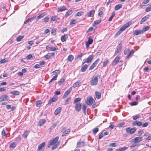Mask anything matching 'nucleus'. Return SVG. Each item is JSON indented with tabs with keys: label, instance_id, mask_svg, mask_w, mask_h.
Listing matches in <instances>:
<instances>
[{
	"label": "nucleus",
	"instance_id": "obj_29",
	"mask_svg": "<svg viewBox=\"0 0 151 151\" xmlns=\"http://www.w3.org/2000/svg\"><path fill=\"white\" fill-rule=\"evenodd\" d=\"M59 18H58L57 16L55 15L51 17L50 20L51 21H55L59 19Z\"/></svg>",
	"mask_w": 151,
	"mask_h": 151
},
{
	"label": "nucleus",
	"instance_id": "obj_53",
	"mask_svg": "<svg viewBox=\"0 0 151 151\" xmlns=\"http://www.w3.org/2000/svg\"><path fill=\"white\" fill-rule=\"evenodd\" d=\"M1 63H4L6 62H7L8 61V59L6 58H5L3 59H2V58L1 59Z\"/></svg>",
	"mask_w": 151,
	"mask_h": 151
},
{
	"label": "nucleus",
	"instance_id": "obj_64",
	"mask_svg": "<svg viewBox=\"0 0 151 151\" xmlns=\"http://www.w3.org/2000/svg\"><path fill=\"white\" fill-rule=\"evenodd\" d=\"M116 143L115 142L112 143L110 144L109 146L113 147H115L116 146Z\"/></svg>",
	"mask_w": 151,
	"mask_h": 151
},
{
	"label": "nucleus",
	"instance_id": "obj_5",
	"mask_svg": "<svg viewBox=\"0 0 151 151\" xmlns=\"http://www.w3.org/2000/svg\"><path fill=\"white\" fill-rule=\"evenodd\" d=\"M98 83V78L97 76H93L90 82V84L92 86H95L97 85Z\"/></svg>",
	"mask_w": 151,
	"mask_h": 151
},
{
	"label": "nucleus",
	"instance_id": "obj_51",
	"mask_svg": "<svg viewBox=\"0 0 151 151\" xmlns=\"http://www.w3.org/2000/svg\"><path fill=\"white\" fill-rule=\"evenodd\" d=\"M99 130L98 128H96L94 129L93 130V132L94 134H96L98 132Z\"/></svg>",
	"mask_w": 151,
	"mask_h": 151
},
{
	"label": "nucleus",
	"instance_id": "obj_52",
	"mask_svg": "<svg viewBox=\"0 0 151 151\" xmlns=\"http://www.w3.org/2000/svg\"><path fill=\"white\" fill-rule=\"evenodd\" d=\"M93 39L91 38H90L89 37L87 42L88 43V44L91 45L92 44L93 42Z\"/></svg>",
	"mask_w": 151,
	"mask_h": 151
},
{
	"label": "nucleus",
	"instance_id": "obj_21",
	"mask_svg": "<svg viewBox=\"0 0 151 151\" xmlns=\"http://www.w3.org/2000/svg\"><path fill=\"white\" fill-rule=\"evenodd\" d=\"M60 71L59 70H56L52 72L51 73V74L52 75L54 76L56 75H57V76H58V75L60 74Z\"/></svg>",
	"mask_w": 151,
	"mask_h": 151
},
{
	"label": "nucleus",
	"instance_id": "obj_46",
	"mask_svg": "<svg viewBox=\"0 0 151 151\" xmlns=\"http://www.w3.org/2000/svg\"><path fill=\"white\" fill-rule=\"evenodd\" d=\"M86 108L87 106L85 105L84 104L83 105L82 109L85 115L86 114Z\"/></svg>",
	"mask_w": 151,
	"mask_h": 151
},
{
	"label": "nucleus",
	"instance_id": "obj_8",
	"mask_svg": "<svg viewBox=\"0 0 151 151\" xmlns=\"http://www.w3.org/2000/svg\"><path fill=\"white\" fill-rule=\"evenodd\" d=\"M72 87H70L67 91H66L64 93L63 96V98L64 99L67 97L70 94L72 91Z\"/></svg>",
	"mask_w": 151,
	"mask_h": 151
},
{
	"label": "nucleus",
	"instance_id": "obj_38",
	"mask_svg": "<svg viewBox=\"0 0 151 151\" xmlns=\"http://www.w3.org/2000/svg\"><path fill=\"white\" fill-rule=\"evenodd\" d=\"M73 59L74 57L72 55H69L68 57V60L70 62H72V61L73 60Z\"/></svg>",
	"mask_w": 151,
	"mask_h": 151
},
{
	"label": "nucleus",
	"instance_id": "obj_2",
	"mask_svg": "<svg viewBox=\"0 0 151 151\" xmlns=\"http://www.w3.org/2000/svg\"><path fill=\"white\" fill-rule=\"evenodd\" d=\"M132 23V22L130 21L123 25L115 35V37H116L119 35L123 31L129 27Z\"/></svg>",
	"mask_w": 151,
	"mask_h": 151
},
{
	"label": "nucleus",
	"instance_id": "obj_32",
	"mask_svg": "<svg viewBox=\"0 0 151 151\" xmlns=\"http://www.w3.org/2000/svg\"><path fill=\"white\" fill-rule=\"evenodd\" d=\"M70 131V130L69 129H68L65 131L63 133L62 136L64 137L65 136L66 134H68Z\"/></svg>",
	"mask_w": 151,
	"mask_h": 151
},
{
	"label": "nucleus",
	"instance_id": "obj_10",
	"mask_svg": "<svg viewBox=\"0 0 151 151\" xmlns=\"http://www.w3.org/2000/svg\"><path fill=\"white\" fill-rule=\"evenodd\" d=\"M46 49L47 50L50 51H55L57 50L58 49L57 47H53L48 45L46 46Z\"/></svg>",
	"mask_w": 151,
	"mask_h": 151
},
{
	"label": "nucleus",
	"instance_id": "obj_37",
	"mask_svg": "<svg viewBox=\"0 0 151 151\" xmlns=\"http://www.w3.org/2000/svg\"><path fill=\"white\" fill-rule=\"evenodd\" d=\"M122 5L121 4L116 5L115 7V9L116 10H119L122 7Z\"/></svg>",
	"mask_w": 151,
	"mask_h": 151
},
{
	"label": "nucleus",
	"instance_id": "obj_4",
	"mask_svg": "<svg viewBox=\"0 0 151 151\" xmlns=\"http://www.w3.org/2000/svg\"><path fill=\"white\" fill-rule=\"evenodd\" d=\"M134 51L133 50H132L130 51V50L129 48H126L124 51V53L125 55H127L126 58H128L130 57H131L133 54Z\"/></svg>",
	"mask_w": 151,
	"mask_h": 151
},
{
	"label": "nucleus",
	"instance_id": "obj_54",
	"mask_svg": "<svg viewBox=\"0 0 151 151\" xmlns=\"http://www.w3.org/2000/svg\"><path fill=\"white\" fill-rule=\"evenodd\" d=\"M96 65L94 63H93L91 65L90 68H89V70H92L95 67Z\"/></svg>",
	"mask_w": 151,
	"mask_h": 151
},
{
	"label": "nucleus",
	"instance_id": "obj_30",
	"mask_svg": "<svg viewBox=\"0 0 151 151\" xmlns=\"http://www.w3.org/2000/svg\"><path fill=\"white\" fill-rule=\"evenodd\" d=\"M10 93L14 95H18L20 93V92L18 91H13L10 92Z\"/></svg>",
	"mask_w": 151,
	"mask_h": 151
},
{
	"label": "nucleus",
	"instance_id": "obj_39",
	"mask_svg": "<svg viewBox=\"0 0 151 151\" xmlns=\"http://www.w3.org/2000/svg\"><path fill=\"white\" fill-rule=\"evenodd\" d=\"M149 28L150 27L148 26H147L144 27L143 28L142 30L143 33L144 32L147 30L149 29Z\"/></svg>",
	"mask_w": 151,
	"mask_h": 151
},
{
	"label": "nucleus",
	"instance_id": "obj_31",
	"mask_svg": "<svg viewBox=\"0 0 151 151\" xmlns=\"http://www.w3.org/2000/svg\"><path fill=\"white\" fill-rule=\"evenodd\" d=\"M80 83H81L80 81H77L73 84V86L74 88L79 87L80 86Z\"/></svg>",
	"mask_w": 151,
	"mask_h": 151
},
{
	"label": "nucleus",
	"instance_id": "obj_60",
	"mask_svg": "<svg viewBox=\"0 0 151 151\" xmlns=\"http://www.w3.org/2000/svg\"><path fill=\"white\" fill-rule=\"evenodd\" d=\"M16 144L15 142H12L10 145V147H12L14 148L16 146Z\"/></svg>",
	"mask_w": 151,
	"mask_h": 151
},
{
	"label": "nucleus",
	"instance_id": "obj_23",
	"mask_svg": "<svg viewBox=\"0 0 151 151\" xmlns=\"http://www.w3.org/2000/svg\"><path fill=\"white\" fill-rule=\"evenodd\" d=\"M81 104H77L75 106V109L76 110L78 111H79L81 109Z\"/></svg>",
	"mask_w": 151,
	"mask_h": 151
},
{
	"label": "nucleus",
	"instance_id": "obj_27",
	"mask_svg": "<svg viewBox=\"0 0 151 151\" xmlns=\"http://www.w3.org/2000/svg\"><path fill=\"white\" fill-rule=\"evenodd\" d=\"M66 9V8L64 6H63L60 7L58 9V12H62Z\"/></svg>",
	"mask_w": 151,
	"mask_h": 151
},
{
	"label": "nucleus",
	"instance_id": "obj_16",
	"mask_svg": "<svg viewBox=\"0 0 151 151\" xmlns=\"http://www.w3.org/2000/svg\"><path fill=\"white\" fill-rule=\"evenodd\" d=\"M143 33L142 32L141 30H137L134 32L133 35H137Z\"/></svg>",
	"mask_w": 151,
	"mask_h": 151
},
{
	"label": "nucleus",
	"instance_id": "obj_40",
	"mask_svg": "<svg viewBox=\"0 0 151 151\" xmlns=\"http://www.w3.org/2000/svg\"><path fill=\"white\" fill-rule=\"evenodd\" d=\"M24 36H19L16 39V40L18 42H20L24 38Z\"/></svg>",
	"mask_w": 151,
	"mask_h": 151
},
{
	"label": "nucleus",
	"instance_id": "obj_55",
	"mask_svg": "<svg viewBox=\"0 0 151 151\" xmlns=\"http://www.w3.org/2000/svg\"><path fill=\"white\" fill-rule=\"evenodd\" d=\"M125 123L124 122H122L118 124L117 126L119 128H121L124 125Z\"/></svg>",
	"mask_w": 151,
	"mask_h": 151
},
{
	"label": "nucleus",
	"instance_id": "obj_58",
	"mask_svg": "<svg viewBox=\"0 0 151 151\" xmlns=\"http://www.w3.org/2000/svg\"><path fill=\"white\" fill-rule=\"evenodd\" d=\"M140 117V116H139V115H137L135 116H133V119L134 120H135Z\"/></svg>",
	"mask_w": 151,
	"mask_h": 151
},
{
	"label": "nucleus",
	"instance_id": "obj_26",
	"mask_svg": "<svg viewBox=\"0 0 151 151\" xmlns=\"http://www.w3.org/2000/svg\"><path fill=\"white\" fill-rule=\"evenodd\" d=\"M46 122V120L45 119H40L38 124V125L40 126H42Z\"/></svg>",
	"mask_w": 151,
	"mask_h": 151
},
{
	"label": "nucleus",
	"instance_id": "obj_41",
	"mask_svg": "<svg viewBox=\"0 0 151 151\" xmlns=\"http://www.w3.org/2000/svg\"><path fill=\"white\" fill-rule=\"evenodd\" d=\"M57 75H56L55 76H54L53 77V78H52L49 82V84H50V83L53 81L56 80H57Z\"/></svg>",
	"mask_w": 151,
	"mask_h": 151
},
{
	"label": "nucleus",
	"instance_id": "obj_1",
	"mask_svg": "<svg viewBox=\"0 0 151 151\" xmlns=\"http://www.w3.org/2000/svg\"><path fill=\"white\" fill-rule=\"evenodd\" d=\"M59 137L58 136L56 137L53 139L50 140L48 142L47 145V147L50 148L51 146L52 145V149L54 150L58 147L60 144L59 142L58 141Z\"/></svg>",
	"mask_w": 151,
	"mask_h": 151
},
{
	"label": "nucleus",
	"instance_id": "obj_47",
	"mask_svg": "<svg viewBox=\"0 0 151 151\" xmlns=\"http://www.w3.org/2000/svg\"><path fill=\"white\" fill-rule=\"evenodd\" d=\"M115 13L114 12H113L112 13V15L110 17L109 19V21H111L112 20L113 17L115 16Z\"/></svg>",
	"mask_w": 151,
	"mask_h": 151
},
{
	"label": "nucleus",
	"instance_id": "obj_59",
	"mask_svg": "<svg viewBox=\"0 0 151 151\" xmlns=\"http://www.w3.org/2000/svg\"><path fill=\"white\" fill-rule=\"evenodd\" d=\"M56 30L55 29H52V30L51 34L52 35H55L56 34Z\"/></svg>",
	"mask_w": 151,
	"mask_h": 151
},
{
	"label": "nucleus",
	"instance_id": "obj_14",
	"mask_svg": "<svg viewBox=\"0 0 151 151\" xmlns=\"http://www.w3.org/2000/svg\"><path fill=\"white\" fill-rule=\"evenodd\" d=\"M55 55V53L54 52L48 53L45 56V57L46 59H49L52 56H54Z\"/></svg>",
	"mask_w": 151,
	"mask_h": 151
},
{
	"label": "nucleus",
	"instance_id": "obj_43",
	"mask_svg": "<svg viewBox=\"0 0 151 151\" xmlns=\"http://www.w3.org/2000/svg\"><path fill=\"white\" fill-rule=\"evenodd\" d=\"M101 21V19H100L99 20H97L95 21L93 23V26H94L100 23Z\"/></svg>",
	"mask_w": 151,
	"mask_h": 151
},
{
	"label": "nucleus",
	"instance_id": "obj_7",
	"mask_svg": "<svg viewBox=\"0 0 151 151\" xmlns=\"http://www.w3.org/2000/svg\"><path fill=\"white\" fill-rule=\"evenodd\" d=\"M9 99V96L6 95H2L0 97V102L2 101H7Z\"/></svg>",
	"mask_w": 151,
	"mask_h": 151
},
{
	"label": "nucleus",
	"instance_id": "obj_50",
	"mask_svg": "<svg viewBox=\"0 0 151 151\" xmlns=\"http://www.w3.org/2000/svg\"><path fill=\"white\" fill-rule=\"evenodd\" d=\"M150 10H151V4L149 5L145 9V11L147 12H149Z\"/></svg>",
	"mask_w": 151,
	"mask_h": 151
},
{
	"label": "nucleus",
	"instance_id": "obj_11",
	"mask_svg": "<svg viewBox=\"0 0 151 151\" xmlns=\"http://www.w3.org/2000/svg\"><path fill=\"white\" fill-rule=\"evenodd\" d=\"M136 129L135 128H133L130 129V128H128L126 129V131L127 133H129L130 134H133L136 131Z\"/></svg>",
	"mask_w": 151,
	"mask_h": 151
},
{
	"label": "nucleus",
	"instance_id": "obj_49",
	"mask_svg": "<svg viewBox=\"0 0 151 151\" xmlns=\"http://www.w3.org/2000/svg\"><path fill=\"white\" fill-rule=\"evenodd\" d=\"M138 104V102L136 101H134L130 103V104L132 106L137 105Z\"/></svg>",
	"mask_w": 151,
	"mask_h": 151
},
{
	"label": "nucleus",
	"instance_id": "obj_45",
	"mask_svg": "<svg viewBox=\"0 0 151 151\" xmlns=\"http://www.w3.org/2000/svg\"><path fill=\"white\" fill-rule=\"evenodd\" d=\"M109 62V60H106V61L104 62L103 64L102 67H105L108 63Z\"/></svg>",
	"mask_w": 151,
	"mask_h": 151
},
{
	"label": "nucleus",
	"instance_id": "obj_62",
	"mask_svg": "<svg viewBox=\"0 0 151 151\" xmlns=\"http://www.w3.org/2000/svg\"><path fill=\"white\" fill-rule=\"evenodd\" d=\"M149 123L147 122H146L142 125V126L143 127H147Z\"/></svg>",
	"mask_w": 151,
	"mask_h": 151
},
{
	"label": "nucleus",
	"instance_id": "obj_63",
	"mask_svg": "<svg viewBox=\"0 0 151 151\" xmlns=\"http://www.w3.org/2000/svg\"><path fill=\"white\" fill-rule=\"evenodd\" d=\"M49 19V18L48 17H46L43 19V22H48Z\"/></svg>",
	"mask_w": 151,
	"mask_h": 151
},
{
	"label": "nucleus",
	"instance_id": "obj_61",
	"mask_svg": "<svg viewBox=\"0 0 151 151\" xmlns=\"http://www.w3.org/2000/svg\"><path fill=\"white\" fill-rule=\"evenodd\" d=\"M82 13L83 12H79L76 14L75 15V16H80L81 15Z\"/></svg>",
	"mask_w": 151,
	"mask_h": 151
},
{
	"label": "nucleus",
	"instance_id": "obj_12",
	"mask_svg": "<svg viewBox=\"0 0 151 151\" xmlns=\"http://www.w3.org/2000/svg\"><path fill=\"white\" fill-rule=\"evenodd\" d=\"M45 145L46 143L45 142H43L39 145L38 147L37 151H43L42 148L45 146Z\"/></svg>",
	"mask_w": 151,
	"mask_h": 151
},
{
	"label": "nucleus",
	"instance_id": "obj_3",
	"mask_svg": "<svg viewBox=\"0 0 151 151\" xmlns=\"http://www.w3.org/2000/svg\"><path fill=\"white\" fill-rule=\"evenodd\" d=\"M86 103L87 105H91L93 108L95 107V102L92 97H87L86 101Z\"/></svg>",
	"mask_w": 151,
	"mask_h": 151
},
{
	"label": "nucleus",
	"instance_id": "obj_20",
	"mask_svg": "<svg viewBox=\"0 0 151 151\" xmlns=\"http://www.w3.org/2000/svg\"><path fill=\"white\" fill-rule=\"evenodd\" d=\"M68 38V35H65L61 36V39L62 42H65L66 40Z\"/></svg>",
	"mask_w": 151,
	"mask_h": 151
},
{
	"label": "nucleus",
	"instance_id": "obj_44",
	"mask_svg": "<svg viewBox=\"0 0 151 151\" xmlns=\"http://www.w3.org/2000/svg\"><path fill=\"white\" fill-rule=\"evenodd\" d=\"M42 102L40 101H37L36 103V105L37 107H39L40 106Z\"/></svg>",
	"mask_w": 151,
	"mask_h": 151
},
{
	"label": "nucleus",
	"instance_id": "obj_25",
	"mask_svg": "<svg viewBox=\"0 0 151 151\" xmlns=\"http://www.w3.org/2000/svg\"><path fill=\"white\" fill-rule=\"evenodd\" d=\"M46 13L45 12L40 14L37 17L36 19V20H38L39 19L42 18L46 15Z\"/></svg>",
	"mask_w": 151,
	"mask_h": 151
},
{
	"label": "nucleus",
	"instance_id": "obj_36",
	"mask_svg": "<svg viewBox=\"0 0 151 151\" xmlns=\"http://www.w3.org/2000/svg\"><path fill=\"white\" fill-rule=\"evenodd\" d=\"M95 95L96 98L97 99H100L101 97V94L99 92L96 91L95 92Z\"/></svg>",
	"mask_w": 151,
	"mask_h": 151
},
{
	"label": "nucleus",
	"instance_id": "obj_6",
	"mask_svg": "<svg viewBox=\"0 0 151 151\" xmlns=\"http://www.w3.org/2000/svg\"><path fill=\"white\" fill-rule=\"evenodd\" d=\"M93 57L94 56L93 55H89L88 58L85 59L83 60V64L86 63H90L93 58Z\"/></svg>",
	"mask_w": 151,
	"mask_h": 151
},
{
	"label": "nucleus",
	"instance_id": "obj_22",
	"mask_svg": "<svg viewBox=\"0 0 151 151\" xmlns=\"http://www.w3.org/2000/svg\"><path fill=\"white\" fill-rule=\"evenodd\" d=\"M95 11L93 9L91 10H90L88 13V17H91L93 16L94 14Z\"/></svg>",
	"mask_w": 151,
	"mask_h": 151
},
{
	"label": "nucleus",
	"instance_id": "obj_13",
	"mask_svg": "<svg viewBox=\"0 0 151 151\" xmlns=\"http://www.w3.org/2000/svg\"><path fill=\"white\" fill-rule=\"evenodd\" d=\"M120 59V57L119 56H118L116 57L112 62V65L114 66L116 65L119 62Z\"/></svg>",
	"mask_w": 151,
	"mask_h": 151
},
{
	"label": "nucleus",
	"instance_id": "obj_24",
	"mask_svg": "<svg viewBox=\"0 0 151 151\" xmlns=\"http://www.w3.org/2000/svg\"><path fill=\"white\" fill-rule=\"evenodd\" d=\"M62 108L59 107L58 108L55 110L54 114L55 115H57L59 114L61 111Z\"/></svg>",
	"mask_w": 151,
	"mask_h": 151
},
{
	"label": "nucleus",
	"instance_id": "obj_35",
	"mask_svg": "<svg viewBox=\"0 0 151 151\" xmlns=\"http://www.w3.org/2000/svg\"><path fill=\"white\" fill-rule=\"evenodd\" d=\"M88 65L86 64L84 65L81 68V71L82 72H84L87 68Z\"/></svg>",
	"mask_w": 151,
	"mask_h": 151
},
{
	"label": "nucleus",
	"instance_id": "obj_18",
	"mask_svg": "<svg viewBox=\"0 0 151 151\" xmlns=\"http://www.w3.org/2000/svg\"><path fill=\"white\" fill-rule=\"evenodd\" d=\"M149 18V15H147L144 17L142 19L140 22V24H142L144 22H145Z\"/></svg>",
	"mask_w": 151,
	"mask_h": 151
},
{
	"label": "nucleus",
	"instance_id": "obj_57",
	"mask_svg": "<svg viewBox=\"0 0 151 151\" xmlns=\"http://www.w3.org/2000/svg\"><path fill=\"white\" fill-rule=\"evenodd\" d=\"M81 98H77L74 101V103H76L80 101L81 100Z\"/></svg>",
	"mask_w": 151,
	"mask_h": 151
},
{
	"label": "nucleus",
	"instance_id": "obj_17",
	"mask_svg": "<svg viewBox=\"0 0 151 151\" xmlns=\"http://www.w3.org/2000/svg\"><path fill=\"white\" fill-rule=\"evenodd\" d=\"M85 145V142H79L77 143V147H83Z\"/></svg>",
	"mask_w": 151,
	"mask_h": 151
},
{
	"label": "nucleus",
	"instance_id": "obj_48",
	"mask_svg": "<svg viewBox=\"0 0 151 151\" xmlns=\"http://www.w3.org/2000/svg\"><path fill=\"white\" fill-rule=\"evenodd\" d=\"M77 20L76 19H73L71 20L70 22V25H72L74 24L77 23Z\"/></svg>",
	"mask_w": 151,
	"mask_h": 151
},
{
	"label": "nucleus",
	"instance_id": "obj_56",
	"mask_svg": "<svg viewBox=\"0 0 151 151\" xmlns=\"http://www.w3.org/2000/svg\"><path fill=\"white\" fill-rule=\"evenodd\" d=\"M71 99V97H69V98H68L66 101H65V105H67V104H68V102L70 101Z\"/></svg>",
	"mask_w": 151,
	"mask_h": 151
},
{
	"label": "nucleus",
	"instance_id": "obj_28",
	"mask_svg": "<svg viewBox=\"0 0 151 151\" xmlns=\"http://www.w3.org/2000/svg\"><path fill=\"white\" fill-rule=\"evenodd\" d=\"M119 45V46L117 48L116 51L115 52V53H118L120 52L122 50V45H121V44L120 43Z\"/></svg>",
	"mask_w": 151,
	"mask_h": 151
},
{
	"label": "nucleus",
	"instance_id": "obj_19",
	"mask_svg": "<svg viewBox=\"0 0 151 151\" xmlns=\"http://www.w3.org/2000/svg\"><path fill=\"white\" fill-rule=\"evenodd\" d=\"M73 11L72 10L70 9L68 12L66 13L65 15V17L66 18L68 16L71 15V14L73 13Z\"/></svg>",
	"mask_w": 151,
	"mask_h": 151
},
{
	"label": "nucleus",
	"instance_id": "obj_42",
	"mask_svg": "<svg viewBox=\"0 0 151 151\" xmlns=\"http://www.w3.org/2000/svg\"><path fill=\"white\" fill-rule=\"evenodd\" d=\"M134 143L130 146V147L132 149L134 147H138L139 146V145L137 143Z\"/></svg>",
	"mask_w": 151,
	"mask_h": 151
},
{
	"label": "nucleus",
	"instance_id": "obj_34",
	"mask_svg": "<svg viewBox=\"0 0 151 151\" xmlns=\"http://www.w3.org/2000/svg\"><path fill=\"white\" fill-rule=\"evenodd\" d=\"M29 131H24V133L22 134V136L24 138H26L29 135Z\"/></svg>",
	"mask_w": 151,
	"mask_h": 151
},
{
	"label": "nucleus",
	"instance_id": "obj_9",
	"mask_svg": "<svg viewBox=\"0 0 151 151\" xmlns=\"http://www.w3.org/2000/svg\"><path fill=\"white\" fill-rule=\"evenodd\" d=\"M143 137H136L132 140V142L134 143H137L142 141Z\"/></svg>",
	"mask_w": 151,
	"mask_h": 151
},
{
	"label": "nucleus",
	"instance_id": "obj_15",
	"mask_svg": "<svg viewBox=\"0 0 151 151\" xmlns=\"http://www.w3.org/2000/svg\"><path fill=\"white\" fill-rule=\"evenodd\" d=\"M57 99V97L55 96H53L52 99L49 100L48 104H50L52 102L56 101Z\"/></svg>",
	"mask_w": 151,
	"mask_h": 151
},
{
	"label": "nucleus",
	"instance_id": "obj_33",
	"mask_svg": "<svg viewBox=\"0 0 151 151\" xmlns=\"http://www.w3.org/2000/svg\"><path fill=\"white\" fill-rule=\"evenodd\" d=\"M65 81V79L64 78H62L58 82V84L59 85H61L63 84Z\"/></svg>",
	"mask_w": 151,
	"mask_h": 151
}]
</instances>
